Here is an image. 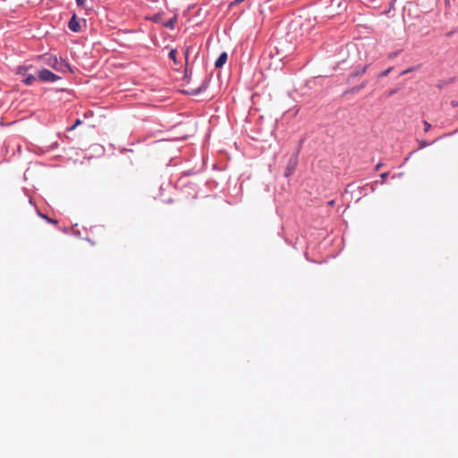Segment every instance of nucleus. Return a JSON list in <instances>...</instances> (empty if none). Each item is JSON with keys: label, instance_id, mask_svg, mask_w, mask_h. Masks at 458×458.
I'll return each instance as SVG.
<instances>
[{"label": "nucleus", "instance_id": "obj_1", "mask_svg": "<svg viewBox=\"0 0 458 458\" xmlns=\"http://www.w3.org/2000/svg\"><path fill=\"white\" fill-rule=\"evenodd\" d=\"M47 64L57 72L71 71L70 65L64 60H58L56 56L49 55L47 58Z\"/></svg>", "mask_w": 458, "mask_h": 458}, {"label": "nucleus", "instance_id": "obj_2", "mask_svg": "<svg viewBox=\"0 0 458 458\" xmlns=\"http://www.w3.org/2000/svg\"><path fill=\"white\" fill-rule=\"evenodd\" d=\"M38 78L42 81H55L60 79L59 76L47 69H43L38 72Z\"/></svg>", "mask_w": 458, "mask_h": 458}, {"label": "nucleus", "instance_id": "obj_3", "mask_svg": "<svg viewBox=\"0 0 458 458\" xmlns=\"http://www.w3.org/2000/svg\"><path fill=\"white\" fill-rule=\"evenodd\" d=\"M297 165V157H291L289 160V164L285 169L284 175L290 176L293 174L295 167Z\"/></svg>", "mask_w": 458, "mask_h": 458}, {"label": "nucleus", "instance_id": "obj_4", "mask_svg": "<svg viewBox=\"0 0 458 458\" xmlns=\"http://www.w3.org/2000/svg\"><path fill=\"white\" fill-rule=\"evenodd\" d=\"M69 29L73 32H78L81 30L80 22L76 17V14H73L68 23Z\"/></svg>", "mask_w": 458, "mask_h": 458}, {"label": "nucleus", "instance_id": "obj_5", "mask_svg": "<svg viewBox=\"0 0 458 458\" xmlns=\"http://www.w3.org/2000/svg\"><path fill=\"white\" fill-rule=\"evenodd\" d=\"M227 61V53L223 52L215 63L216 68L222 67Z\"/></svg>", "mask_w": 458, "mask_h": 458}, {"label": "nucleus", "instance_id": "obj_6", "mask_svg": "<svg viewBox=\"0 0 458 458\" xmlns=\"http://www.w3.org/2000/svg\"><path fill=\"white\" fill-rule=\"evenodd\" d=\"M367 85V81H363L361 84H360L359 86H356V87H353L350 89H348L346 91V93H352V94H355V93H358L359 91H360L361 89H363Z\"/></svg>", "mask_w": 458, "mask_h": 458}, {"label": "nucleus", "instance_id": "obj_7", "mask_svg": "<svg viewBox=\"0 0 458 458\" xmlns=\"http://www.w3.org/2000/svg\"><path fill=\"white\" fill-rule=\"evenodd\" d=\"M208 81H209V80H208V79H206V80L202 82V84H201V86H200L199 88H198V89H193V90L191 91V94H193V95H197V94L200 93L201 91L205 90V89L208 88Z\"/></svg>", "mask_w": 458, "mask_h": 458}, {"label": "nucleus", "instance_id": "obj_8", "mask_svg": "<svg viewBox=\"0 0 458 458\" xmlns=\"http://www.w3.org/2000/svg\"><path fill=\"white\" fill-rule=\"evenodd\" d=\"M36 81V77L32 74H27L24 79L22 80V82L26 85H31Z\"/></svg>", "mask_w": 458, "mask_h": 458}, {"label": "nucleus", "instance_id": "obj_9", "mask_svg": "<svg viewBox=\"0 0 458 458\" xmlns=\"http://www.w3.org/2000/svg\"><path fill=\"white\" fill-rule=\"evenodd\" d=\"M32 66H19L17 68V74L25 77L27 75V71Z\"/></svg>", "mask_w": 458, "mask_h": 458}, {"label": "nucleus", "instance_id": "obj_10", "mask_svg": "<svg viewBox=\"0 0 458 458\" xmlns=\"http://www.w3.org/2000/svg\"><path fill=\"white\" fill-rule=\"evenodd\" d=\"M175 21H176V18L174 17L173 19L169 20L168 21H166L164 25L166 27V28H169V29H174V23H175Z\"/></svg>", "mask_w": 458, "mask_h": 458}, {"label": "nucleus", "instance_id": "obj_11", "mask_svg": "<svg viewBox=\"0 0 458 458\" xmlns=\"http://www.w3.org/2000/svg\"><path fill=\"white\" fill-rule=\"evenodd\" d=\"M176 54L177 52L175 49H172L169 53V57L174 62V64H177Z\"/></svg>", "mask_w": 458, "mask_h": 458}, {"label": "nucleus", "instance_id": "obj_12", "mask_svg": "<svg viewBox=\"0 0 458 458\" xmlns=\"http://www.w3.org/2000/svg\"><path fill=\"white\" fill-rule=\"evenodd\" d=\"M191 50V47H187L185 48V51H184V57H185V61L186 63L188 62V58H189V54H190V51Z\"/></svg>", "mask_w": 458, "mask_h": 458}, {"label": "nucleus", "instance_id": "obj_13", "mask_svg": "<svg viewBox=\"0 0 458 458\" xmlns=\"http://www.w3.org/2000/svg\"><path fill=\"white\" fill-rule=\"evenodd\" d=\"M151 20L154 22H159L161 21V14H156L153 17H151Z\"/></svg>", "mask_w": 458, "mask_h": 458}, {"label": "nucleus", "instance_id": "obj_14", "mask_svg": "<svg viewBox=\"0 0 458 458\" xmlns=\"http://www.w3.org/2000/svg\"><path fill=\"white\" fill-rule=\"evenodd\" d=\"M424 123V131H426V132H427V131H429V129L431 128L430 123H428L427 121H424V123Z\"/></svg>", "mask_w": 458, "mask_h": 458}, {"label": "nucleus", "instance_id": "obj_15", "mask_svg": "<svg viewBox=\"0 0 458 458\" xmlns=\"http://www.w3.org/2000/svg\"><path fill=\"white\" fill-rule=\"evenodd\" d=\"M365 72H366V67H363V68H361L360 71H357L353 75H354V76L361 75V74H363Z\"/></svg>", "mask_w": 458, "mask_h": 458}, {"label": "nucleus", "instance_id": "obj_16", "mask_svg": "<svg viewBox=\"0 0 458 458\" xmlns=\"http://www.w3.org/2000/svg\"><path fill=\"white\" fill-rule=\"evenodd\" d=\"M81 121L80 119H77V120L75 121V123H74L71 128H69V130H70V131L73 130L76 126H78V125H79V124H81Z\"/></svg>", "mask_w": 458, "mask_h": 458}, {"label": "nucleus", "instance_id": "obj_17", "mask_svg": "<svg viewBox=\"0 0 458 458\" xmlns=\"http://www.w3.org/2000/svg\"><path fill=\"white\" fill-rule=\"evenodd\" d=\"M390 71H391V68H388L387 70H386V71L382 72L380 73V77L386 76V75L390 72Z\"/></svg>", "mask_w": 458, "mask_h": 458}, {"label": "nucleus", "instance_id": "obj_18", "mask_svg": "<svg viewBox=\"0 0 458 458\" xmlns=\"http://www.w3.org/2000/svg\"><path fill=\"white\" fill-rule=\"evenodd\" d=\"M86 0H76V4L79 5V6H81L84 4Z\"/></svg>", "mask_w": 458, "mask_h": 458}, {"label": "nucleus", "instance_id": "obj_19", "mask_svg": "<svg viewBox=\"0 0 458 458\" xmlns=\"http://www.w3.org/2000/svg\"><path fill=\"white\" fill-rule=\"evenodd\" d=\"M380 176H381V178H382L383 180H386V179L387 178V176H388V173H383V174H381V175H380Z\"/></svg>", "mask_w": 458, "mask_h": 458}, {"label": "nucleus", "instance_id": "obj_20", "mask_svg": "<svg viewBox=\"0 0 458 458\" xmlns=\"http://www.w3.org/2000/svg\"><path fill=\"white\" fill-rule=\"evenodd\" d=\"M426 146H428V143L426 141H421L420 148H424Z\"/></svg>", "mask_w": 458, "mask_h": 458}, {"label": "nucleus", "instance_id": "obj_21", "mask_svg": "<svg viewBox=\"0 0 458 458\" xmlns=\"http://www.w3.org/2000/svg\"><path fill=\"white\" fill-rule=\"evenodd\" d=\"M395 93H396V89H393V90L389 91L388 96H392Z\"/></svg>", "mask_w": 458, "mask_h": 458}, {"label": "nucleus", "instance_id": "obj_22", "mask_svg": "<svg viewBox=\"0 0 458 458\" xmlns=\"http://www.w3.org/2000/svg\"><path fill=\"white\" fill-rule=\"evenodd\" d=\"M44 218H47V221L51 222V223H56V221L53 220V219H49L47 218L46 216H42Z\"/></svg>", "mask_w": 458, "mask_h": 458}, {"label": "nucleus", "instance_id": "obj_23", "mask_svg": "<svg viewBox=\"0 0 458 458\" xmlns=\"http://www.w3.org/2000/svg\"><path fill=\"white\" fill-rule=\"evenodd\" d=\"M380 167H381V164H377V165H376V170H377V171H378V170L380 169Z\"/></svg>", "mask_w": 458, "mask_h": 458}]
</instances>
